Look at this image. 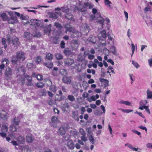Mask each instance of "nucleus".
<instances>
[{"instance_id":"nucleus-1","label":"nucleus","mask_w":152,"mask_h":152,"mask_svg":"<svg viewBox=\"0 0 152 152\" xmlns=\"http://www.w3.org/2000/svg\"><path fill=\"white\" fill-rule=\"evenodd\" d=\"M18 81L19 83H21L22 84H23L25 82V78H26L28 81V82L26 83L27 85L31 86L33 85L31 82L32 77L30 76L24 75L23 76L18 75Z\"/></svg>"},{"instance_id":"nucleus-2","label":"nucleus","mask_w":152,"mask_h":152,"mask_svg":"<svg viewBox=\"0 0 152 152\" xmlns=\"http://www.w3.org/2000/svg\"><path fill=\"white\" fill-rule=\"evenodd\" d=\"M25 59V54L22 52H19L16 53V57L13 56L12 61L13 63H16L18 61L24 60Z\"/></svg>"},{"instance_id":"nucleus-3","label":"nucleus","mask_w":152,"mask_h":152,"mask_svg":"<svg viewBox=\"0 0 152 152\" xmlns=\"http://www.w3.org/2000/svg\"><path fill=\"white\" fill-rule=\"evenodd\" d=\"M64 65L65 66H71L72 68L75 69L76 67V65L73 66L74 63V61L72 59L67 58L64 60Z\"/></svg>"},{"instance_id":"nucleus-4","label":"nucleus","mask_w":152,"mask_h":152,"mask_svg":"<svg viewBox=\"0 0 152 152\" xmlns=\"http://www.w3.org/2000/svg\"><path fill=\"white\" fill-rule=\"evenodd\" d=\"M67 31L75 34L76 35L72 37H75L78 36L79 34V32L78 31L75 30L71 25L69 24L66 25L65 26Z\"/></svg>"},{"instance_id":"nucleus-5","label":"nucleus","mask_w":152,"mask_h":152,"mask_svg":"<svg viewBox=\"0 0 152 152\" xmlns=\"http://www.w3.org/2000/svg\"><path fill=\"white\" fill-rule=\"evenodd\" d=\"M110 51L106 48H104V51L105 53H106L108 54H109L110 52H111L114 55H116L117 53V50L113 46H112L110 49Z\"/></svg>"},{"instance_id":"nucleus-6","label":"nucleus","mask_w":152,"mask_h":152,"mask_svg":"<svg viewBox=\"0 0 152 152\" xmlns=\"http://www.w3.org/2000/svg\"><path fill=\"white\" fill-rule=\"evenodd\" d=\"M71 10L69 8V12H64L65 13V17L70 21H74V19L72 14L71 13Z\"/></svg>"},{"instance_id":"nucleus-7","label":"nucleus","mask_w":152,"mask_h":152,"mask_svg":"<svg viewBox=\"0 0 152 152\" xmlns=\"http://www.w3.org/2000/svg\"><path fill=\"white\" fill-rule=\"evenodd\" d=\"M61 12H55L50 13L49 14V16L50 18L53 19H56L58 17V15H61Z\"/></svg>"},{"instance_id":"nucleus-8","label":"nucleus","mask_w":152,"mask_h":152,"mask_svg":"<svg viewBox=\"0 0 152 152\" xmlns=\"http://www.w3.org/2000/svg\"><path fill=\"white\" fill-rule=\"evenodd\" d=\"M99 39L100 40H103L106 37L107 34L105 30L101 31L100 32L99 34L98 35Z\"/></svg>"},{"instance_id":"nucleus-9","label":"nucleus","mask_w":152,"mask_h":152,"mask_svg":"<svg viewBox=\"0 0 152 152\" xmlns=\"http://www.w3.org/2000/svg\"><path fill=\"white\" fill-rule=\"evenodd\" d=\"M51 120L53 126L54 127H56V124L59 122V120L58 118L56 117L53 116L51 118Z\"/></svg>"},{"instance_id":"nucleus-10","label":"nucleus","mask_w":152,"mask_h":152,"mask_svg":"<svg viewBox=\"0 0 152 152\" xmlns=\"http://www.w3.org/2000/svg\"><path fill=\"white\" fill-rule=\"evenodd\" d=\"M0 118L4 120L7 119V113L5 111L2 110L0 111Z\"/></svg>"},{"instance_id":"nucleus-11","label":"nucleus","mask_w":152,"mask_h":152,"mask_svg":"<svg viewBox=\"0 0 152 152\" xmlns=\"http://www.w3.org/2000/svg\"><path fill=\"white\" fill-rule=\"evenodd\" d=\"M12 74V70L11 68L8 67L5 71V75L6 77L10 78L11 77Z\"/></svg>"},{"instance_id":"nucleus-12","label":"nucleus","mask_w":152,"mask_h":152,"mask_svg":"<svg viewBox=\"0 0 152 152\" xmlns=\"http://www.w3.org/2000/svg\"><path fill=\"white\" fill-rule=\"evenodd\" d=\"M66 145L69 149H73L74 148V144L72 140L68 141L66 144Z\"/></svg>"},{"instance_id":"nucleus-13","label":"nucleus","mask_w":152,"mask_h":152,"mask_svg":"<svg viewBox=\"0 0 152 152\" xmlns=\"http://www.w3.org/2000/svg\"><path fill=\"white\" fill-rule=\"evenodd\" d=\"M26 140L28 143H31L33 142L34 139L32 137V134H29L26 136Z\"/></svg>"},{"instance_id":"nucleus-14","label":"nucleus","mask_w":152,"mask_h":152,"mask_svg":"<svg viewBox=\"0 0 152 152\" xmlns=\"http://www.w3.org/2000/svg\"><path fill=\"white\" fill-rule=\"evenodd\" d=\"M66 129L64 127H60L58 132V134L59 135H63L65 133Z\"/></svg>"},{"instance_id":"nucleus-15","label":"nucleus","mask_w":152,"mask_h":152,"mask_svg":"<svg viewBox=\"0 0 152 152\" xmlns=\"http://www.w3.org/2000/svg\"><path fill=\"white\" fill-rule=\"evenodd\" d=\"M20 122L19 119L18 118H15L14 119H12L11 121V122L12 124L14 125L15 126H18Z\"/></svg>"},{"instance_id":"nucleus-16","label":"nucleus","mask_w":152,"mask_h":152,"mask_svg":"<svg viewBox=\"0 0 152 152\" xmlns=\"http://www.w3.org/2000/svg\"><path fill=\"white\" fill-rule=\"evenodd\" d=\"M55 10H61L63 12H69V8L67 7H61V8H56L55 9Z\"/></svg>"},{"instance_id":"nucleus-17","label":"nucleus","mask_w":152,"mask_h":152,"mask_svg":"<svg viewBox=\"0 0 152 152\" xmlns=\"http://www.w3.org/2000/svg\"><path fill=\"white\" fill-rule=\"evenodd\" d=\"M99 80L101 83H103L104 88L108 86L109 82L107 80L102 78H100Z\"/></svg>"},{"instance_id":"nucleus-18","label":"nucleus","mask_w":152,"mask_h":152,"mask_svg":"<svg viewBox=\"0 0 152 152\" xmlns=\"http://www.w3.org/2000/svg\"><path fill=\"white\" fill-rule=\"evenodd\" d=\"M72 117L75 120L78 121L79 118L78 113L77 111H73L72 112Z\"/></svg>"},{"instance_id":"nucleus-19","label":"nucleus","mask_w":152,"mask_h":152,"mask_svg":"<svg viewBox=\"0 0 152 152\" xmlns=\"http://www.w3.org/2000/svg\"><path fill=\"white\" fill-rule=\"evenodd\" d=\"M146 96L148 99H152V91L149 89H148L146 91Z\"/></svg>"},{"instance_id":"nucleus-20","label":"nucleus","mask_w":152,"mask_h":152,"mask_svg":"<svg viewBox=\"0 0 152 152\" xmlns=\"http://www.w3.org/2000/svg\"><path fill=\"white\" fill-rule=\"evenodd\" d=\"M51 25L50 24L47 27H46L44 30V32L45 34H49L51 31Z\"/></svg>"},{"instance_id":"nucleus-21","label":"nucleus","mask_w":152,"mask_h":152,"mask_svg":"<svg viewBox=\"0 0 152 152\" xmlns=\"http://www.w3.org/2000/svg\"><path fill=\"white\" fill-rule=\"evenodd\" d=\"M31 25H36L38 26L39 25L38 20L37 19H33L30 20Z\"/></svg>"},{"instance_id":"nucleus-22","label":"nucleus","mask_w":152,"mask_h":152,"mask_svg":"<svg viewBox=\"0 0 152 152\" xmlns=\"http://www.w3.org/2000/svg\"><path fill=\"white\" fill-rule=\"evenodd\" d=\"M104 2L105 5L109 9H111L112 8L110 5V4H112L111 1L109 0H104Z\"/></svg>"},{"instance_id":"nucleus-23","label":"nucleus","mask_w":152,"mask_h":152,"mask_svg":"<svg viewBox=\"0 0 152 152\" xmlns=\"http://www.w3.org/2000/svg\"><path fill=\"white\" fill-rule=\"evenodd\" d=\"M64 53L66 56L70 55L72 54V51L68 48H66L64 49Z\"/></svg>"},{"instance_id":"nucleus-24","label":"nucleus","mask_w":152,"mask_h":152,"mask_svg":"<svg viewBox=\"0 0 152 152\" xmlns=\"http://www.w3.org/2000/svg\"><path fill=\"white\" fill-rule=\"evenodd\" d=\"M63 82L66 83H69L71 82V80L69 77H64L62 79Z\"/></svg>"},{"instance_id":"nucleus-25","label":"nucleus","mask_w":152,"mask_h":152,"mask_svg":"<svg viewBox=\"0 0 152 152\" xmlns=\"http://www.w3.org/2000/svg\"><path fill=\"white\" fill-rule=\"evenodd\" d=\"M91 129H90V135L89 136V140L90 142L92 144H94L95 140L92 135H91Z\"/></svg>"},{"instance_id":"nucleus-26","label":"nucleus","mask_w":152,"mask_h":152,"mask_svg":"<svg viewBox=\"0 0 152 152\" xmlns=\"http://www.w3.org/2000/svg\"><path fill=\"white\" fill-rule=\"evenodd\" d=\"M119 103L120 104H124L126 105H130L131 104L130 102L128 101L121 100Z\"/></svg>"},{"instance_id":"nucleus-27","label":"nucleus","mask_w":152,"mask_h":152,"mask_svg":"<svg viewBox=\"0 0 152 152\" xmlns=\"http://www.w3.org/2000/svg\"><path fill=\"white\" fill-rule=\"evenodd\" d=\"M3 64L0 65V69H3L4 67V62H6V64H8L9 62V60L7 59H4L2 61Z\"/></svg>"},{"instance_id":"nucleus-28","label":"nucleus","mask_w":152,"mask_h":152,"mask_svg":"<svg viewBox=\"0 0 152 152\" xmlns=\"http://www.w3.org/2000/svg\"><path fill=\"white\" fill-rule=\"evenodd\" d=\"M85 58L84 54L83 55L82 53H80L78 56L77 59L78 61H82L84 60Z\"/></svg>"},{"instance_id":"nucleus-29","label":"nucleus","mask_w":152,"mask_h":152,"mask_svg":"<svg viewBox=\"0 0 152 152\" xmlns=\"http://www.w3.org/2000/svg\"><path fill=\"white\" fill-rule=\"evenodd\" d=\"M8 130V125L6 124H3L1 129V131L2 132H7Z\"/></svg>"},{"instance_id":"nucleus-30","label":"nucleus","mask_w":152,"mask_h":152,"mask_svg":"<svg viewBox=\"0 0 152 152\" xmlns=\"http://www.w3.org/2000/svg\"><path fill=\"white\" fill-rule=\"evenodd\" d=\"M12 42L13 45L15 46H17L20 44L18 39L17 37L13 39Z\"/></svg>"},{"instance_id":"nucleus-31","label":"nucleus","mask_w":152,"mask_h":152,"mask_svg":"<svg viewBox=\"0 0 152 152\" xmlns=\"http://www.w3.org/2000/svg\"><path fill=\"white\" fill-rule=\"evenodd\" d=\"M125 146H127L128 147L133 151H137L138 148L133 147L132 145L129 143H126L125 144Z\"/></svg>"},{"instance_id":"nucleus-32","label":"nucleus","mask_w":152,"mask_h":152,"mask_svg":"<svg viewBox=\"0 0 152 152\" xmlns=\"http://www.w3.org/2000/svg\"><path fill=\"white\" fill-rule=\"evenodd\" d=\"M24 37L28 40H30L31 38V36L30 33L29 32H25L24 34Z\"/></svg>"},{"instance_id":"nucleus-33","label":"nucleus","mask_w":152,"mask_h":152,"mask_svg":"<svg viewBox=\"0 0 152 152\" xmlns=\"http://www.w3.org/2000/svg\"><path fill=\"white\" fill-rule=\"evenodd\" d=\"M48 104L50 105H53L55 104L56 102L52 99H50L47 101Z\"/></svg>"},{"instance_id":"nucleus-34","label":"nucleus","mask_w":152,"mask_h":152,"mask_svg":"<svg viewBox=\"0 0 152 152\" xmlns=\"http://www.w3.org/2000/svg\"><path fill=\"white\" fill-rule=\"evenodd\" d=\"M55 56L56 58L58 60H60L63 58V56L60 53H57L55 54Z\"/></svg>"},{"instance_id":"nucleus-35","label":"nucleus","mask_w":152,"mask_h":152,"mask_svg":"<svg viewBox=\"0 0 152 152\" xmlns=\"http://www.w3.org/2000/svg\"><path fill=\"white\" fill-rule=\"evenodd\" d=\"M17 127L16 126L12 124L10 126V130L12 132H15L17 130Z\"/></svg>"},{"instance_id":"nucleus-36","label":"nucleus","mask_w":152,"mask_h":152,"mask_svg":"<svg viewBox=\"0 0 152 152\" xmlns=\"http://www.w3.org/2000/svg\"><path fill=\"white\" fill-rule=\"evenodd\" d=\"M49 89L53 92H55L57 91V88L54 85H51L50 86Z\"/></svg>"},{"instance_id":"nucleus-37","label":"nucleus","mask_w":152,"mask_h":152,"mask_svg":"<svg viewBox=\"0 0 152 152\" xmlns=\"http://www.w3.org/2000/svg\"><path fill=\"white\" fill-rule=\"evenodd\" d=\"M1 16L2 18L4 21L7 20L8 19L7 15L5 13H3L1 15Z\"/></svg>"},{"instance_id":"nucleus-38","label":"nucleus","mask_w":152,"mask_h":152,"mask_svg":"<svg viewBox=\"0 0 152 152\" xmlns=\"http://www.w3.org/2000/svg\"><path fill=\"white\" fill-rule=\"evenodd\" d=\"M90 4V3H89V2H85L83 4V5H84V6H85V9L83 10H82V9H81L80 10V11H82V12L86 11V8L87 7H88V6Z\"/></svg>"},{"instance_id":"nucleus-39","label":"nucleus","mask_w":152,"mask_h":152,"mask_svg":"<svg viewBox=\"0 0 152 152\" xmlns=\"http://www.w3.org/2000/svg\"><path fill=\"white\" fill-rule=\"evenodd\" d=\"M46 58L48 60H51L53 58V55L50 53H48L46 55Z\"/></svg>"},{"instance_id":"nucleus-40","label":"nucleus","mask_w":152,"mask_h":152,"mask_svg":"<svg viewBox=\"0 0 152 152\" xmlns=\"http://www.w3.org/2000/svg\"><path fill=\"white\" fill-rule=\"evenodd\" d=\"M45 65L49 68H51L53 66V63L51 62H48L45 63Z\"/></svg>"},{"instance_id":"nucleus-41","label":"nucleus","mask_w":152,"mask_h":152,"mask_svg":"<svg viewBox=\"0 0 152 152\" xmlns=\"http://www.w3.org/2000/svg\"><path fill=\"white\" fill-rule=\"evenodd\" d=\"M42 58L40 56H38L36 58L35 60V62L37 64H39L41 62Z\"/></svg>"},{"instance_id":"nucleus-42","label":"nucleus","mask_w":152,"mask_h":152,"mask_svg":"<svg viewBox=\"0 0 152 152\" xmlns=\"http://www.w3.org/2000/svg\"><path fill=\"white\" fill-rule=\"evenodd\" d=\"M54 25L57 28L59 29H61L63 28V26L58 22H55L54 23Z\"/></svg>"},{"instance_id":"nucleus-43","label":"nucleus","mask_w":152,"mask_h":152,"mask_svg":"<svg viewBox=\"0 0 152 152\" xmlns=\"http://www.w3.org/2000/svg\"><path fill=\"white\" fill-rule=\"evenodd\" d=\"M17 140L21 144H23L24 142V138L21 137H19L17 139Z\"/></svg>"},{"instance_id":"nucleus-44","label":"nucleus","mask_w":152,"mask_h":152,"mask_svg":"<svg viewBox=\"0 0 152 152\" xmlns=\"http://www.w3.org/2000/svg\"><path fill=\"white\" fill-rule=\"evenodd\" d=\"M63 96H59L58 94H57L56 95V96L55 97V100L57 101H60L63 99Z\"/></svg>"},{"instance_id":"nucleus-45","label":"nucleus","mask_w":152,"mask_h":152,"mask_svg":"<svg viewBox=\"0 0 152 152\" xmlns=\"http://www.w3.org/2000/svg\"><path fill=\"white\" fill-rule=\"evenodd\" d=\"M48 6H41L40 5H38L36 7H30L29 8L30 9H37L38 8H39L40 7H45V8H48Z\"/></svg>"},{"instance_id":"nucleus-46","label":"nucleus","mask_w":152,"mask_h":152,"mask_svg":"<svg viewBox=\"0 0 152 152\" xmlns=\"http://www.w3.org/2000/svg\"><path fill=\"white\" fill-rule=\"evenodd\" d=\"M48 6H41L40 5H38L36 7H30L29 8L30 9H37L38 8H39L40 7H45V8H48Z\"/></svg>"},{"instance_id":"nucleus-47","label":"nucleus","mask_w":152,"mask_h":152,"mask_svg":"<svg viewBox=\"0 0 152 152\" xmlns=\"http://www.w3.org/2000/svg\"><path fill=\"white\" fill-rule=\"evenodd\" d=\"M36 85L38 88H43L45 84H44L41 82H40L36 84Z\"/></svg>"},{"instance_id":"nucleus-48","label":"nucleus","mask_w":152,"mask_h":152,"mask_svg":"<svg viewBox=\"0 0 152 152\" xmlns=\"http://www.w3.org/2000/svg\"><path fill=\"white\" fill-rule=\"evenodd\" d=\"M68 99L71 101L73 102L75 100L74 97L72 95H69L67 97Z\"/></svg>"},{"instance_id":"nucleus-49","label":"nucleus","mask_w":152,"mask_h":152,"mask_svg":"<svg viewBox=\"0 0 152 152\" xmlns=\"http://www.w3.org/2000/svg\"><path fill=\"white\" fill-rule=\"evenodd\" d=\"M60 73L64 75H66L67 74L66 71L64 69H61L60 70Z\"/></svg>"},{"instance_id":"nucleus-50","label":"nucleus","mask_w":152,"mask_h":152,"mask_svg":"<svg viewBox=\"0 0 152 152\" xmlns=\"http://www.w3.org/2000/svg\"><path fill=\"white\" fill-rule=\"evenodd\" d=\"M148 103L147 101L146 100H145L143 101H142L140 102V105H142V104L143 105H145H145Z\"/></svg>"},{"instance_id":"nucleus-51","label":"nucleus","mask_w":152,"mask_h":152,"mask_svg":"<svg viewBox=\"0 0 152 152\" xmlns=\"http://www.w3.org/2000/svg\"><path fill=\"white\" fill-rule=\"evenodd\" d=\"M104 21V20L102 18H100V19L98 20V22L99 24H102V25H103V23Z\"/></svg>"},{"instance_id":"nucleus-52","label":"nucleus","mask_w":152,"mask_h":152,"mask_svg":"<svg viewBox=\"0 0 152 152\" xmlns=\"http://www.w3.org/2000/svg\"><path fill=\"white\" fill-rule=\"evenodd\" d=\"M86 134L84 135H82V136L80 137V138L81 140L84 142H86L87 140V139L86 137Z\"/></svg>"},{"instance_id":"nucleus-53","label":"nucleus","mask_w":152,"mask_h":152,"mask_svg":"<svg viewBox=\"0 0 152 152\" xmlns=\"http://www.w3.org/2000/svg\"><path fill=\"white\" fill-rule=\"evenodd\" d=\"M2 43L3 45H4V48L5 49H6L7 48V45H5L6 43V39L4 38H2Z\"/></svg>"},{"instance_id":"nucleus-54","label":"nucleus","mask_w":152,"mask_h":152,"mask_svg":"<svg viewBox=\"0 0 152 152\" xmlns=\"http://www.w3.org/2000/svg\"><path fill=\"white\" fill-rule=\"evenodd\" d=\"M36 78L38 80H42L43 79V76L40 75H38L36 76Z\"/></svg>"},{"instance_id":"nucleus-55","label":"nucleus","mask_w":152,"mask_h":152,"mask_svg":"<svg viewBox=\"0 0 152 152\" xmlns=\"http://www.w3.org/2000/svg\"><path fill=\"white\" fill-rule=\"evenodd\" d=\"M70 138V135L68 134H66L64 137V139L66 141H68L69 140Z\"/></svg>"},{"instance_id":"nucleus-56","label":"nucleus","mask_w":152,"mask_h":152,"mask_svg":"<svg viewBox=\"0 0 152 152\" xmlns=\"http://www.w3.org/2000/svg\"><path fill=\"white\" fill-rule=\"evenodd\" d=\"M132 63L137 68L139 66V65L138 63L137 62L134 61H132Z\"/></svg>"},{"instance_id":"nucleus-57","label":"nucleus","mask_w":152,"mask_h":152,"mask_svg":"<svg viewBox=\"0 0 152 152\" xmlns=\"http://www.w3.org/2000/svg\"><path fill=\"white\" fill-rule=\"evenodd\" d=\"M79 132L82 135H84L86 134L85 132L83 129H80L79 130Z\"/></svg>"},{"instance_id":"nucleus-58","label":"nucleus","mask_w":152,"mask_h":152,"mask_svg":"<svg viewBox=\"0 0 152 152\" xmlns=\"http://www.w3.org/2000/svg\"><path fill=\"white\" fill-rule=\"evenodd\" d=\"M132 131L134 133L137 134L138 135L140 136V137H141V136H140L141 133L140 132L134 129L132 130Z\"/></svg>"},{"instance_id":"nucleus-59","label":"nucleus","mask_w":152,"mask_h":152,"mask_svg":"<svg viewBox=\"0 0 152 152\" xmlns=\"http://www.w3.org/2000/svg\"><path fill=\"white\" fill-rule=\"evenodd\" d=\"M65 43L64 41L61 42L60 44L61 47L62 48H64L65 47Z\"/></svg>"},{"instance_id":"nucleus-60","label":"nucleus","mask_w":152,"mask_h":152,"mask_svg":"<svg viewBox=\"0 0 152 152\" xmlns=\"http://www.w3.org/2000/svg\"><path fill=\"white\" fill-rule=\"evenodd\" d=\"M138 127L144 130L146 132H147V129L145 127L141 125L138 126Z\"/></svg>"},{"instance_id":"nucleus-61","label":"nucleus","mask_w":152,"mask_h":152,"mask_svg":"<svg viewBox=\"0 0 152 152\" xmlns=\"http://www.w3.org/2000/svg\"><path fill=\"white\" fill-rule=\"evenodd\" d=\"M94 56L93 54H89L88 56V58L90 60H92L94 58Z\"/></svg>"},{"instance_id":"nucleus-62","label":"nucleus","mask_w":152,"mask_h":152,"mask_svg":"<svg viewBox=\"0 0 152 152\" xmlns=\"http://www.w3.org/2000/svg\"><path fill=\"white\" fill-rule=\"evenodd\" d=\"M28 149V145H25L23 146V147L22 149L24 151H27Z\"/></svg>"},{"instance_id":"nucleus-63","label":"nucleus","mask_w":152,"mask_h":152,"mask_svg":"<svg viewBox=\"0 0 152 152\" xmlns=\"http://www.w3.org/2000/svg\"><path fill=\"white\" fill-rule=\"evenodd\" d=\"M20 18L22 20H26L27 19V17L21 14L20 15Z\"/></svg>"},{"instance_id":"nucleus-64","label":"nucleus","mask_w":152,"mask_h":152,"mask_svg":"<svg viewBox=\"0 0 152 152\" xmlns=\"http://www.w3.org/2000/svg\"><path fill=\"white\" fill-rule=\"evenodd\" d=\"M88 96V94L86 92L84 93L83 94V96L84 98H87Z\"/></svg>"}]
</instances>
